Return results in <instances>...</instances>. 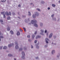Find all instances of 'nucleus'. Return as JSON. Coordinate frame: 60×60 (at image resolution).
I'll list each match as a JSON object with an SVG mask.
<instances>
[{
  "instance_id": "nucleus-14",
  "label": "nucleus",
  "mask_w": 60,
  "mask_h": 60,
  "mask_svg": "<svg viewBox=\"0 0 60 60\" xmlns=\"http://www.w3.org/2000/svg\"><path fill=\"white\" fill-rule=\"evenodd\" d=\"M12 15H13V16H15V15H16V14H15V13L14 12H12Z\"/></svg>"
},
{
  "instance_id": "nucleus-25",
  "label": "nucleus",
  "mask_w": 60,
  "mask_h": 60,
  "mask_svg": "<svg viewBox=\"0 0 60 60\" xmlns=\"http://www.w3.org/2000/svg\"><path fill=\"white\" fill-rule=\"evenodd\" d=\"M1 14H4V12H1Z\"/></svg>"
},
{
  "instance_id": "nucleus-6",
  "label": "nucleus",
  "mask_w": 60,
  "mask_h": 60,
  "mask_svg": "<svg viewBox=\"0 0 60 60\" xmlns=\"http://www.w3.org/2000/svg\"><path fill=\"white\" fill-rule=\"evenodd\" d=\"M41 32H42V33H41L40 34L42 35H44L43 33L44 32V31L43 30H41Z\"/></svg>"
},
{
  "instance_id": "nucleus-36",
  "label": "nucleus",
  "mask_w": 60,
  "mask_h": 60,
  "mask_svg": "<svg viewBox=\"0 0 60 60\" xmlns=\"http://www.w3.org/2000/svg\"><path fill=\"white\" fill-rule=\"evenodd\" d=\"M54 14L52 15H51V17H54Z\"/></svg>"
},
{
  "instance_id": "nucleus-26",
  "label": "nucleus",
  "mask_w": 60,
  "mask_h": 60,
  "mask_svg": "<svg viewBox=\"0 0 60 60\" xmlns=\"http://www.w3.org/2000/svg\"><path fill=\"white\" fill-rule=\"evenodd\" d=\"M7 19H10V16H8L7 17Z\"/></svg>"
},
{
  "instance_id": "nucleus-51",
  "label": "nucleus",
  "mask_w": 60,
  "mask_h": 60,
  "mask_svg": "<svg viewBox=\"0 0 60 60\" xmlns=\"http://www.w3.org/2000/svg\"><path fill=\"white\" fill-rule=\"evenodd\" d=\"M2 47H0V49H1L2 48Z\"/></svg>"
},
{
  "instance_id": "nucleus-57",
  "label": "nucleus",
  "mask_w": 60,
  "mask_h": 60,
  "mask_svg": "<svg viewBox=\"0 0 60 60\" xmlns=\"http://www.w3.org/2000/svg\"><path fill=\"white\" fill-rule=\"evenodd\" d=\"M30 39L28 40V41H30Z\"/></svg>"
},
{
  "instance_id": "nucleus-5",
  "label": "nucleus",
  "mask_w": 60,
  "mask_h": 60,
  "mask_svg": "<svg viewBox=\"0 0 60 60\" xmlns=\"http://www.w3.org/2000/svg\"><path fill=\"white\" fill-rule=\"evenodd\" d=\"M14 45V44H9L8 45V46L9 47H11V46H13Z\"/></svg>"
},
{
  "instance_id": "nucleus-32",
  "label": "nucleus",
  "mask_w": 60,
  "mask_h": 60,
  "mask_svg": "<svg viewBox=\"0 0 60 60\" xmlns=\"http://www.w3.org/2000/svg\"><path fill=\"white\" fill-rule=\"evenodd\" d=\"M22 17L26 18V16L25 15H22Z\"/></svg>"
},
{
  "instance_id": "nucleus-43",
  "label": "nucleus",
  "mask_w": 60,
  "mask_h": 60,
  "mask_svg": "<svg viewBox=\"0 0 60 60\" xmlns=\"http://www.w3.org/2000/svg\"><path fill=\"white\" fill-rule=\"evenodd\" d=\"M0 22H3V20H0Z\"/></svg>"
},
{
  "instance_id": "nucleus-41",
  "label": "nucleus",
  "mask_w": 60,
  "mask_h": 60,
  "mask_svg": "<svg viewBox=\"0 0 60 60\" xmlns=\"http://www.w3.org/2000/svg\"><path fill=\"white\" fill-rule=\"evenodd\" d=\"M37 33V31H36L34 33V34H36Z\"/></svg>"
},
{
  "instance_id": "nucleus-40",
  "label": "nucleus",
  "mask_w": 60,
  "mask_h": 60,
  "mask_svg": "<svg viewBox=\"0 0 60 60\" xmlns=\"http://www.w3.org/2000/svg\"><path fill=\"white\" fill-rule=\"evenodd\" d=\"M47 32V30H45V33H46Z\"/></svg>"
},
{
  "instance_id": "nucleus-49",
  "label": "nucleus",
  "mask_w": 60,
  "mask_h": 60,
  "mask_svg": "<svg viewBox=\"0 0 60 60\" xmlns=\"http://www.w3.org/2000/svg\"><path fill=\"white\" fill-rule=\"evenodd\" d=\"M24 49L25 50H26V48H25V47H24Z\"/></svg>"
},
{
  "instance_id": "nucleus-42",
  "label": "nucleus",
  "mask_w": 60,
  "mask_h": 60,
  "mask_svg": "<svg viewBox=\"0 0 60 60\" xmlns=\"http://www.w3.org/2000/svg\"><path fill=\"white\" fill-rule=\"evenodd\" d=\"M27 37L28 38H30V36L29 35L27 36Z\"/></svg>"
},
{
  "instance_id": "nucleus-37",
  "label": "nucleus",
  "mask_w": 60,
  "mask_h": 60,
  "mask_svg": "<svg viewBox=\"0 0 60 60\" xmlns=\"http://www.w3.org/2000/svg\"><path fill=\"white\" fill-rule=\"evenodd\" d=\"M43 26V24L41 23H40V26Z\"/></svg>"
},
{
  "instance_id": "nucleus-53",
  "label": "nucleus",
  "mask_w": 60,
  "mask_h": 60,
  "mask_svg": "<svg viewBox=\"0 0 60 60\" xmlns=\"http://www.w3.org/2000/svg\"><path fill=\"white\" fill-rule=\"evenodd\" d=\"M58 2L59 3H60V0L58 1Z\"/></svg>"
},
{
  "instance_id": "nucleus-31",
  "label": "nucleus",
  "mask_w": 60,
  "mask_h": 60,
  "mask_svg": "<svg viewBox=\"0 0 60 60\" xmlns=\"http://www.w3.org/2000/svg\"><path fill=\"white\" fill-rule=\"evenodd\" d=\"M37 10H38V11H41V10H40V9H39V8H38L37 9Z\"/></svg>"
},
{
  "instance_id": "nucleus-13",
  "label": "nucleus",
  "mask_w": 60,
  "mask_h": 60,
  "mask_svg": "<svg viewBox=\"0 0 60 60\" xmlns=\"http://www.w3.org/2000/svg\"><path fill=\"white\" fill-rule=\"evenodd\" d=\"M32 17L33 18H36V16L34 14L33 15Z\"/></svg>"
},
{
  "instance_id": "nucleus-38",
  "label": "nucleus",
  "mask_w": 60,
  "mask_h": 60,
  "mask_svg": "<svg viewBox=\"0 0 60 60\" xmlns=\"http://www.w3.org/2000/svg\"><path fill=\"white\" fill-rule=\"evenodd\" d=\"M27 20L28 21H30V19H29V18H28Z\"/></svg>"
},
{
  "instance_id": "nucleus-64",
  "label": "nucleus",
  "mask_w": 60,
  "mask_h": 60,
  "mask_svg": "<svg viewBox=\"0 0 60 60\" xmlns=\"http://www.w3.org/2000/svg\"><path fill=\"white\" fill-rule=\"evenodd\" d=\"M33 23H32V24H33Z\"/></svg>"
},
{
  "instance_id": "nucleus-45",
  "label": "nucleus",
  "mask_w": 60,
  "mask_h": 60,
  "mask_svg": "<svg viewBox=\"0 0 60 60\" xmlns=\"http://www.w3.org/2000/svg\"><path fill=\"white\" fill-rule=\"evenodd\" d=\"M20 31L21 32L22 31V30H21V29H20Z\"/></svg>"
},
{
  "instance_id": "nucleus-47",
  "label": "nucleus",
  "mask_w": 60,
  "mask_h": 60,
  "mask_svg": "<svg viewBox=\"0 0 60 60\" xmlns=\"http://www.w3.org/2000/svg\"><path fill=\"white\" fill-rule=\"evenodd\" d=\"M18 19H20V18L19 17H18Z\"/></svg>"
},
{
  "instance_id": "nucleus-44",
  "label": "nucleus",
  "mask_w": 60,
  "mask_h": 60,
  "mask_svg": "<svg viewBox=\"0 0 60 60\" xmlns=\"http://www.w3.org/2000/svg\"><path fill=\"white\" fill-rule=\"evenodd\" d=\"M0 37L1 38H4V37H3V36H1Z\"/></svg>"
},
{
  "instance_id": "nucleus-1",
  "label": "nucleus",
  "mask_w": 60,
  "mask_h": 60,
  "mask_svg": "<svg viewBox=\"0 0 60 60\" xmlns=\"http://www.w3.org/2000/svg\"><path fill=\"white\" fill-rule=\"evenodd\" d=\"M22 58L24 59L25 58V57H24L25 56V53L23 52H22Z\"/></svg>"
},
{
  "instance_id": "nucleus-60",
  "label": "nucleus",
  "mask_w": 60,
  "mask_h": 60,
  "mask_svg": "<svg viewBox=\"0 0 60 60\" xmlns=\"http://www.w3.org/2000/svg\"><path fill=\"white\" fill-rule=\"evenodd\" d=\"M57 57H59V56H58Z\"/></svg>"
},
{
  "instance_id": "nucleus-28",
  "label": "nucleus",
  "mask_w": 60,
  "mask_h": 60,
  "mask_svg": "<svg viewBox=\"0 0 60 60\" xmlns=\"http://www.w3.org/2000/svg\"><path fill=\"white\" fill-rule=\"evenodd\" d=\"M22 50V48H21L20 49H19V51H21Z\"/></svg>"
},
{
  "instance_id": "nucleus-33",
  "label": "nucleus",
  "mask_w": 60,
  "mask_h": 60,
  "mask_svg": "<svg viewBox=\"0 0 60 60\" xmlns=\"http://www.w3.org/2000/svg\"><path fill=\"white\" fill-rule=\"evenodd\" d=\"M32 37L33 38L35 37V36L33 34L32 35Z\"/></svg>"
},
{
  "instance_id": "nucleus-21",
  "label": "nucleus",
  "mask_w": 60,
  "mask_h": 60,
  "mask_svg": "<svg viewBox=\"0 0 60 60\" xmlns=\"http://www.w3.org/2000/svg\"><path fill=\"white\" fill-rule=\"evenodd\" d=\"M52 6H53L54 7H55V6H56V5H55V4H52Z\"/></svg>"
},
{
  "instance_id": "nucleus-59",
  "label": "nucleus",
  "mask_w": 60,
  "mask_h": 60,
  "mask_svg": "<svg viewBox=\"0 0 60 60\" xmlns=\"http://www.w3.org/2000/svg\"><path fill=\"white\" fill-rule=\"evenodd\" d=\"M14 59L15 60H16V59H15V58Z\"/></svg>"
},
{
  "instance_id": "nucleus-17",
  "label": "nucleus",
  "mask_w": 60,
  "mask_h": 60,
  "mask_svg": "<svg viewBox=\"0 0 60 60\" xmlns=\"http://www.w3.org/2000/svg\"><path fill=\"white\" fill-rule=\"evenodd\" d=\"M45 3V2L44 1H41V4H44Z\"/></svg>"
},
{
  "instance_id": "nucleus-3",
  "label": "nucleus",
  "mask_w": 60,
  "mask_h": 60,
  "mask_svg": "<svg viewBox=\"0 0 60 60\" xmlns=\"http://www.w3.org/2000/svg\"><path fill=\"white\" fill-rule=\"evenodd\" d=\"M35 15L38 17V16H39V12H36L35 13Z\"/></svg>"
},
{
  "instance_id": "nucleus-16",
  "label": "nucleus",
  "mask_w": 60,
  "mask_h": 60,
  "mask_svg": "<svg viewBox=\"0 0 60 60\" xmlns=\"http://www.w3.org/2000/svg\"><path fill=\"white\" fill-rule=\"evenodd\" d=\"M7 30H8V31H9L10 30V28L9 27L7 28Z\"/></svg>"
},
{
  "instance_id": "nucleus-15",
  "label": "nucleus",
  "mask_w": 60,
  "mask_h": 60,
  "mask_svg": "<svg viewBox=\"0 0 60 60\" xmlns=\"http://www.w3.org/2000/svg\"><path fill=\"white\" fill-rule=\"evenodd\" d=\"M28 13H29L28 15L29 16H31V14L30 11H28Z\"/></svg>"
},
{
  "instance_id": "nucleus-35",
  "label": "nucleus",
  "mask_w": 60,
  "mask_h": 60,
  "mask_svg": "<svg viewBox=\"0 0 60 60\" xmlns=\"http://www.w3.org/2000/svg\"><path fill=\"white\" fill-rule=\"evenodd\" d=\"M48 10H49L50 9V8L49 7L48 8Z\"/></svg>"
},
{
  "instance_id": "nucleus-24",
  "label": "nucleus",
  "mask_w": 60,
  "mask_h": 60,
  "mask_svg": "<svg viewBox=\"0 0 60 60\" xmlns=\"http://www.w3.org/2000/svg\"><path fill=\"white\" fill-rule=\"evenodd\" d=\"M8 14H9V15H11V12H9V13H8Z\"/></svg>"
},
{
  "instance_id": "nucleus-20",
  "label": "nucleus",
  "mask_w": 60,
  "mask_h": 60,
  "mask_svg": "<svg viewBox=\"0 0 60 60\" xmlns=\"http://www.w3.org/2000/svg\"><path fill=\"white\" fill-rule=\"evenodd\" d=\"M55 53V50H53L52 51V54H53V53Z\"/></svg>"
},
{
  "instance_id": "nucleus-12",
  "label": "nucleus",
  "mask_w": 60,
  "mask_h": 60,
  "mask_svg": "<svg viewBox=\"0 0 60 60\" xmlns=\"http://www.w3.org/2000/svg\"><path fill=\"white\" fill-rule=\"evenodd\" d=\"M41 37L40 36L37 35V37H36V39H37L38 38H41Z\"/></svg>"
},
{
  "instance_id": "nucleus-48",
  "label": "nucleus",
  "mask_w": 60,
  "mask_h": 60,
  "mask_svg": "<svg viewBox=\"0 0 60 60\" xmlns=\"http://www.w3.org/2000/svg\"><path fill=\"white\" fill-rule=\"evenodd\" d=\"M59 20H60V19L59 18L57 20V21H59Z\"/></svg>"
},
{
  "instance_id": "nucleus-18",
  "label": "nucleus",
  "mask_w": 60,
  "mask_h": 60,
  "mask_svg": "<svg viewBox=\"0 0 60 60\" xmlns=\"http://www.w3.org/2000/svg\"><path fill=\"white\" fill-rule=\"evenodd\" d=\"M10 33H11L12 34H13V32L11 30L10 31Z\"/></svg>"
},
{
  "instance_id": "nucleus-50",
  "label": "nucleus",
  "mask_w": 60,
  "mask_h": 60,
  "mask_svg": "<svg viewBox=\"0 0 60 60\" xmlns=\"http://www.w3.org/2000/svg\"><path fill=\"white\" fill-rule=\"evenodd\" d=\"M36 47L37 49H38V48H39V46H37Z\"/></svg>"
},
{
  "instance_id": "nucleus-22",
  "label": "nucleus",
  "mask_w": 60,
  "mask_h": 60,
  "mask_svg": "<svg viewBox=\"0 0 60 60\" xmlns=\"http://www.w3.org/2000/svg\"><path fill=\"white\" fill-rule=\"evenodd\" d=\"M3 16L4 18H5L6 16H5V15L4 14H3Z\"/></svg>"
},
{
  "instance_id": "nucleus-52",
  "label": "nucleus",
  "mask_w": 60,
  "mask_h": 60,
  "mask_svg": "<svg viewBox=\"0 0 60 60\" xmlns=\"http://www.w3.org/2000/svg\"><path fill=\"white\" fill-rule=\"evenodd\" d=\"M33 3H30V5H32V4Z\"/></svg>"
},
{
  "instance_id": "nucleus-4",
  "label": "nucleus",
  "mask_w": 60,
  "mask_h": 60,
  "mask_svg": "<svg viewBox=\"0 0 60 60\" xmlns=\"http://www.w3.org/2000/svg\"><path fill=\"white\" fill-rule=\"evenodd\" d=\"M37 21L36 20H32L31 21V23H37Z\"/></svg>"
},
{
  "instance_id": "nucleus-8",
  "label": "nucleus",
  "mask_w": 60,
  "mask_h": 60,
  "mask_svg": "<svg viewBox=\"0 0 60 60\" xmlns=\"http://www.w3.org/2000/svg\"><path fill=\"white\" fill-rule=\"evenodd\" d=\"M5 14L7 16H9V14H8V11H7L5 12Z\"/></svg>"
},
{
  "instance_id": "nucleus-11",
  "label": "nucleus",
  "mask_w": 60,
  "mask_h": 60,
  "mask_svg": "<svg viewBox=\"0 0 60 60\" xmlns=\"http://www.w3.org/2000/svg\"><path fill=\"white\" fill-rule=\"evenodd\" d=\"M52 33H51L50 34L49 36V38H50L52 37Z\"/></svg>"
},
{
  "instance_id": "nucleus-46",
  "label": "nucleus",
  "mask_w": 60,
  "mask_h": 60,
  "mask_svg": "<svg viewBox=\"0 0 60 60\" xmlns=\"http://www.w3.org/2000/svg\"><path fill=\"white\" fill-rule=\"evenodd\" d=\"M31 48L32 49V48H33V46L32 45H31Z\"/></svg>"
},
{
  "instance_id": "nucleus-61",
  "label": "nucleus",
  "mask_w": 60,
  "mask_h": 60,
  "mask_svg": "<svg viewBox=\"0 0 60 60\" xmlns=\"http://www.w3.org/2000/svg\"><path fill=\"white\" fill-rule=\"evenodd\" d=\"M1 41V39L0 38V41Z\"/></svg>"
},
{
  "instance_id": "nucleus-2",
  "label": "nucleus",
  "mask_w": 60,
  "mask_h": 60,
  "mask_svg": "<svg viewBox=\"0 0 60 60\" xmlns=\"http://www.w3.org/2000/svg\"><path fill=\"white\" fill-rule=\"evenodd\" d=\"M15 44L16 45V46L15 47V48L16 49H19V47L18 46V44H17V42H15Z\"/></svg>"
},
{
  "instance_id": "nucleus-34",
  "label": "nucleus",
  "mask_w": 60,
  "mask_h": 60,
  "mask_svg": "<svg viewBox=\"0 0 60 60\" xmlns=\"http://www.w3.org/2000/svg\"><path fill=\"white\" fill-rule=\"evenodd\" d=\"M23 29L25 32L26 31V29L25 28H23Z\"/></svg>"
},
{
  "instance_id": "nucleus-29",
  "label": "nucleus",
  "mask_w": 60,
  "mask_h": 60,
  "mask_svg": "<svg viewBox=\"0 0 60 60\" xmlns=\"http://www.w3.org/2000/svg\"><path fill=\"white\" fill-rule=\"evenodd\" d=\"M18 7H19V8L21 7V4H19L18 5Z\"/></svg>"
},
{
  "instance_id": "nucleus-62",
  "label": "nucleus",
  "mask_w": 60,
  "mask_h": 60,
  "mask_svg": "<svg viewBox=\"0 0 60 60\" xmlns=\"http://www.w3.org/2000/svg\"><path fill=\"white\" fill-rule=\"evenodd\" d=\"M47 35H48V34H47Z\"/></svg>"
},
{
  "instance_id": "nucleus-23",
  "label": "nucleus",
  "mask_w": 60,
  "mask_h": 60,
  "mask_svg": "<svg viewBox=\"0 0 60 60\" xmlns=\"http://www.w3.org/2000/svg\"><path fill=\"white\" fill-rule=\"evenodd\" d=\"M7 49V47L5 46H4V47L3 49Z\"/></svg>"
},
{
  "instance_id": "nucleus-58",
  "label": "nucleus",
  "mask_w": 60,
  "mask_h": 60,
  "mask_svg": "<svg viewBox=\"0 0 60 60\" xmlns=\"http://www.w3.org/2000/svg\"><path fill=\"white\" fill-rule=\"evenodd\" d=\"M38 57H36V59H38Z\"/></svg>"
},
{
  "instance_id": "nucleus-19",
  "label": "nucleus",
  "mask_w": 60,
  "mask_h": 60,
  "mask_svg": "<svg viewBox=\"0 0 60 60\" xmlns=\"http://www.w3.org/2000/svg\"><path fill=\"white\" fill-rule=\"evenodd\" d=\"M20 33L19 32V31L17 33V35H20Z\"/></svg>"
},
{
  "instance_id": "nucleus-10",
  "label": "nucleus",
  "mask_w": 60,
  "mask_h": 60,
  "mask_svg": "<svg viewBox=\"0 0 60 60\" xmlns=\"http://www.w3.org/2000/svg\"><path fill=\"white\" fill-rule=\"evenodd\" d=\"M34 26H35L36 27H38V25L36 23H34Z\"/></svg>"
},
{
  "instance_id": "nucleus-9",
  "label": "nucleus",
  "mask_w": 60,
  "mask_h": 60,
  "mask_svg": "<svg viewBox=\"0 0 60 60\" xmlns=\"http://www.w3.org/2000/svg\"><path fill=\"white\" fill-rule=\"evenodd\" d=\"M52 19L53 20H54V21H56V18L55 17H53Z\"/></svg>"
},
{
  "instance_id": "nucleus-63",
  "label": "nucleus",
  "mask_w": 60,
  "mask_h": 60,
  "mask_svg": "<svg viewBox=\"0 0 60 60\" xmlns=\"http://www.w3.org/2000/svg\"><path fill=\"white\" fill-rule=\"evenodd\" d=\"M55 37V38H56V37Z\"/></svg>"
},
{
  "instance_id": "nucleus-54",
  "label": "nucleus",
  "mask_w": 60,
  "mask_h": 60,
  "mask_svg": "<svg viewBox=\"0 0 60 60\" xmlns=\"http://www.w3.org/2000/svg\"><path fill=\"white\" fill-rule=\"evenodd\" d=\"M19 12H18V14L19 15Z\"/></svg>"
},
{
  "instance_id": "nucleus-30",
  "label": "nucleus",
  "mask_w": 60,
  "mask_h": 60,
  "mask_svg": "<svg viewBox=\"0 0 60 60\" xmlns=\"http://www.w3.org/2000/svg\"><path fill=\"white\" fill-rule=\"evenodd\" d=\"M5 1H6V0H3L2 1V2L4 3V2H5Z\"/></svg>"
},
{
  "instance_id": "nucleus-39",
  "label": "nucleus",
  "mask_w": 60,
  "mask_h": 60,
  "mask_svg": "<svg viewBox=\"0 0 60 60\" xmlns=\"http://www.w3.org/2000/svg\"><path fill=\"white\" fill-rule=\"evenodd\" d=\"M37 41L36 40H35L34 41V43H36L37 42Z\"/></svg>"
},
{
  "instance_id": "nucleus-55",
  "label": "nucleus",
  "mask_w": 60,
  "mask_h": 60,
  "mask_svg": "<svg viewBox=\"0 0 60 60\" xmlns=\"http://www.w3.org/2000/svg\"><path fill=\"white\" fill-rule=\"evenodd\" d=\"M45 46L46 47H47V45H45Z\"/></svg>"
},
{
  "instance_id": "nucleus-7",
  "label": "nucleus",
  "mask_w": 60,
  "mask_h": 60,
  "mask_svg": "<svg viewBox=\"0 0 60 60\" xmlns=\"http://www.w3.org/2000/svg\"><path fill=\"white\" fill-rule=\"evenodd\" d=\"M45 41H46V42L47 43H48V42L47 41L48 40L49 41V39H48V38H46L45 39Z\"/></svg>"
},
{
  "instance_id": "nucleus-27",
  "label": "nucleus",
  "mask_w": 60,
  "mask_h": 60,
  "mask_svg": "<svg viewBox=\"0 0 60 60\" xmlns=\"http://www.w3.org/2000/svg\"><path fill=\"white\" fill-rule=\"evenodd\" d=\"M8 56H12V55L10 54H8Z\"/></svg>"
},
{
  "instance_id": "nucleus-56",
  "label": "nucleus",
  "mask_w": 60,
  "mask_h": 60,
  "mask_svg": "<svg viewBox=\"0 0 60 60\" xmlns=\"http://www.w3.org/2000/svg\"><path fill=\"white\" fill-rule=\"evenodd\" d=\"M1 34V32L0 31V35Z\"/></svg>"
}]
</instances>
